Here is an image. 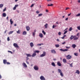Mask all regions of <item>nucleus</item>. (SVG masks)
Returning <instances> with one entry per match:
<instances>
[{"label": "nucleus", "mask_w": 80, "mask_h": 80, "mask_svg": "<svg viewBox=\"0 0 80 80\" xmlns=\"http://www.w3.org/2000/svg\"><path fill=\"white\" fill-rule=\"evenodd\" d=\"M60 75H61V77H63V72H62L60 73Z\"/></svg>", "instance_id": "cd10ccee"}, {"label": "nucleus", "mask_w": 80, "mask_h": 80, "mask_svg": "<svg viewBox=\"0 0 80 80\" xmlns=\"http://www.w3.org/2000/svg\"><path fill=\"white\" fill-rule=\"evenodd\" d=\"M42 45H43V43H42L41 44H37V46H41Z\"/></svg>", "instance_id": "c756f323"}, {"label": "nucleus", "mask_w": 80, "mask_h": 80, "mask_svg": "<svg viewBox=\"0 0 80 80\" xmlns=\"http://www.w3.org/2000/svg\"><path fill=\"white\" fill-rule=\"evenodd\" d=\"M57 42H60V40H59V39H57Z\"/></svg>", "instance_id": "052dcab7"}, {"label": "nucleus", "mask_w": 80, "mask_h": 80, "mask_svg": "<svg viewBox=\"0 0 80 80\" xmlns=\"http://www.w3.org/2000/svg\"><path fill=\"white\" fill-rule=\"evenodd\" d=\"M7 61L6 59L3 60V63L4 64H7Z\"/></svg>", "instance_id": "9b49d317"}, {"label": "nucleus", "mask_w": 80, "mask_h": 80, "mask_svg": "<svg viewBox=\"0 0 80 80\" xmlns=\"http://www.w3.org/2000/svg\"><path fill=\"white\" fill-rule=\"evenodd\" d=\"M55 47H57V48H58V47H60V45H59V44H56L55 45Z\"/></svg>", "instance_id": "c85d7f7f"}, {"label": "nucleus", "mask_w": 80, "mask_h": 80, "mask_svg": "<svg viewBox=\"0 0 80 80\" xmlns=\"http://www.w3.org/2000/svg\"><path fill=\"white\" fill-rule=\"evenodd\" d=\"M34 69L36 71L38 70L39 68H38V67L37 65H35L33 67Z\"/></svg>", "instance_id": "7ed1b4c3"}, {"label": "nucleus", "mask_w": 80, "mask_h": 80, "mask_svg": "<svg viewBox=\"0 0 80 80\" xmlns=\"http://www.w3.org/2000/svg\"><path fill=\"white\" fill-rule=\"evenodd\" d=\"M70 15H71V13H70L69 14H68V16H70Z\"/></svg>", "instance_id": "774afa93"}, {"label": "nucleus", "mask_w": 80, "mask_h": 80, "mask_svg": "<svg viewBox=\"0 0 80 80\" xmlns=\"http://www.w3.org/2000/svg\"><path fill=\"white\" fill-rule=\"evenodd\" d=\"M75 36H73V35H71V36L70 38V40H73V39H74V37H75Z\"/></svg>", "instance_id": "f8f14e48"}, {"label": "nucleus", "mask_w": 80, "mask_h": 80, "mask_svg": "<svg viewBox=\"0 0 80 80\" xmlns=\"http://www.w3.org/2000/svg\"><path fill=\"white\" fill-rule=\"evenodd\" d=\"M17 33H18V34H20V30H18V31L17 32Z\"/></svg>", "instance_id": "f704fd0d"}, {"label": "nucleus", "mask_w": 80, "mask_h": 80, "mask_svg": "<svg viewBox=\"0 0 80 80\" xmlns=\"http://www.w3.org/2000/svg\"><path fill=\"white\" fill-rule=\"evenodd\" d=\"M46 52L45 51H43L42 54H41L40 55V57H44L45 56H46Z\"/></svg>", "instance_id": "f257e3e1"}, {"label": "nucleus", "mask_w": 80, "mask_h": 80, "mask_svg": "<svg viewBox=\"0 0 80 80\" xmlns=\"http://www.w3.org/2000/svg\"><path fill=\"white\" fill-rule=\"evenodd\" d=\"M48 6H50V7L52 6H53V4H51L50 5L48 4Z\"/></svg>", "instance_id": "a19ab883"}, {"label": "nucleus", "mask_w": 80, "mask_h": 80, "mask_svg": "<svg viewBox=\"0 0 80 80\" xmlns=\"http://www.w3.org/2000/svg\"><path fill=\"white\" fill-rule=\"evenodd\" d=\"M75 73H77V74H80V71H79V70H76V71L75 72Z\"/></svg>", "instance_id": "412c9836"}, {"label": "nucleus", "mask_w": 80, "mask_h": 80, "mask_svg": "<svg viewBox=\"0 0 80 80\" xmlns=\"http://www.w3.org/2000/svg\"><path fill=\"white\" fill-rule=\"evenodd\" d=\"M10 38L9 37H8L7 38L8 41H10Z\"/></svg>", "instance_id": "de8ad7c7"}, {"label": "nucleus", "mask_w": 80, "mask_h": 80, "mask_svg": "<svg viewBox=\"0 0 80 80\" xmlns=\"http://www.w3.org/2000/svg\"><path fill=\"white\" fill-rule=\"evenodd\" d=\"M77 28L79 30H80V25L79 26L77 27Z\"/></svg>", "instance_id": "e433bc0d"}, {"label": "nucleus", "mask_w": 80, "mask_h": 80, "mask_svg": "<svg viewBox=\"0 0 80 80\" xmlns=\"http://www.w3.org/2000/svg\"><path fill=\"white\" fill-rule=\"evenodd\" d=\"M39 37H40V38H43V34L42 33H39Z\"/></svg>", "instance_id": "a211bd4d"}, {"label": "nucleus", "mask_w": 80, "mask_h": 80, "mask_svg": "<svg viewBox=\"0 0 80 80\" xmlns=\"http://www.w3.org/2000/svg\"><path fill=\"white\" fill-rule=\"evenodd\" d=\"M66 43V42H63L62 43V45H64V44H65Z\"/></svg>", "instance_id": "4d7b16f0"}, {"label": "nucleus", "mask_w": 80, "mask_h": 80, "mask_svg": "<svg viewBox=\"0 0 80 80\" xmlns=\"http://www.w3.org/2000/svg\"><path fill=\"white\" fill-rule=\"evenodd\" d=\"M46 12H48V10H46Z\"/></svg>", "instance_id": "338daca9"}, {"label": "nucleus", "mask_w": 80, "mask_h": 80, "mask_svg": "<svg viewBox=\"0 0 80 80\" xmlns=\"http://www.w3.org/2000/svg\"><path fill=\"white\" fill-rule=\"evenodd\" d=\"M71 30H72V28L70 27L69 28V31H71Z\"/></svg>", "instance_id": "79ce46f5"}, {"label": "nucleus", "mask_w": 80, "mask_h": 80, "mask_svg": "<svg viewBox=\"0 0 80 80\" xmlns=\"http://www.w3.org/2000/svg\"><path fill=\"white\" fill-rule=\"evenodd\" d=\"M37 54H36V53H35V52H34L32 54V57H35V56H36Z\"/></svg>", "instance_id": "f3484780"}, {"label": "nucleus", "mask_w": 80, "mask_h": 80, "mask_svg": "<svg viewBox=\"0 0 80 80\" xmlns=\"http://www.w3.org/2000/svg\"><path fill=\"white\" fill-rule=\"evenodd\" d=\"M47 25H48V24L46 23L44 25V26L46 28H47Z\"/></svg>", "instance_id": "72a5a7b5"}, {"label": "nucleus", "mask_w": 80, "mask_h": 80, "mask_svg": "<svg viewBox=\"0 0 80 80\" xmlns=\"http://www.w3.org/2000/svg\"><path fill=\"white\" fill-rule=\"evenodd\" d=\"M13 32V31H11L8 33V35H10V34H12Z\"/></svg>", "instance_id": "bb28decb"}, {"label": "nucleus", "mask_w": 80, "mask_h": 80, "mask_svg": "<svg viewBox=\"0 0 80 80\" xmlns=\"http://www.w3.org/2000/svg\"><path fill=\"white\" fill-rule=\"evenodd\" d=\"M27 32H26V31H24L23 32L22 34L23 35H27Z\"/></svg>", "instance_id": "4468645a"}, {"label": "nucleus", "mask_w": 80, "mask_h": 80, "mask_svg": "<svg viewBox=\"0 0 80 80\" xmlns=\"http://www.w3.org/2000/svg\"><path fill=\"white\" fill-rule=\"evenodd\" d=\"M66 58L68 60H70V59H71L72 58V56H70V55H68L66 56Z\"/></svg>", "instance_id": "f03ea898"}, {"label": "nucleus", "mask_w": 80, "mask_h": 80, "mask_svg": "<svg viewBox=\"0 0 80 80\" xmlns=\"http://www.w3.org/2000/svg\"><path fill=\"white\" fill-rule=\"evenodd\" d=\"M74 55L75 56H78V53H74Z\"/></svg>", "instance_id": "473e14b6"}, {"label": "nucleus", "mask_w": 80, "mask_h": 80, "mask_svg": "<svg viewBox=\"0 0 80 80\" xmlns=\"http://www.w3.org/2000/svg\"><path fill=\"white\" fill-rule=\"evenodd\" d=\"M64 38H65V37L64 36L61 38H62V39H64Z\"/></svg>", "instance_id": "0e129e2a"}, {"label": "nucleus", "mask_w": 80, "mask_h": 80, "mask_svg": "<svg viewBox=\"0 0 80 80\" xmlns=\"http://www.w3.org/2000/svg\"><path fill=\"white\" fill-rule=\"evenodd\" d=\"M57 64L58 66H59V67H61V66L62 65V64L60 63V62L58 61L57 62Z\"/></svg>", "instance_id": "9d476101"}, {"label": "nucleus", "mask_w": 80, "mask_h": 80, "mask_svg": "<svg viewBox=\"0 0 80 80\" xmlns=\"http://www.w3.org/2000/svg\"><path fill=\"white\" fill-rule=\"evenodd\" d=\"M26 55H27V57H32V55H31V54H30L26 53Z\"/></svg>", "instance_id": "ddd939ff"}, {"label": "nucleus", "mask_w": 80, "mask_h": 80, "mask_svg": "<svg viewBox=\"0 0 80 80\" xmlns=\"http://www.w3.org/2000/svg\"><path fill=\"white\" fill-rule=\"evenodd\" d=\"M63 63H67V60L66 59L64 58L62 60Z\"/></svg>", "instance_id": "4be33fe9"}, {"label": "nucleus", "mask_w": 80, "mask_h": 80, "mask_svg": "<svg viewBox=\"0 0 80 80\" xmlns=\"http://www.w3.org/2000/svg\"><path fill=\"white\" fill-rule=\"evenodd\" d=\"M42 15H43V14H42V13L39 14L38 15V17H41V16H42Z\"/></svg>", "instance_id": "c9c22d12"}, {"label": "nucleus", "mask_w": 80, "mask_h": 80, "mask_svg": "<svg viewBox=\"0 0 80 80\" xmlns=\"http://www.w3.org/2000/svg\"><path fill=\"white\" fill-rule=\"evenodd\" d=\"M66 48H68V49H69V48H70V47H68V46H67L66 47Z\"/></svg>", "instance_id": "a18cd8bd"}, {"label": "nucleus", "mask_w": 80, "mask_h": 80, "mask_svg": "<svg viewBox=\"0 0 80 80\" xmlns=\"http://www.w3.org/2000/svg\"><path fill=\"white\" fill-rule=\"evenodd\" d=\"M40 79L41 80H45V78L43 76H42L40 77Z\"/></svg>", "instance_id": "0eeeda50"}, {"label": "nucleus", "mask_w": 80, "mask_h": 80, "mask_svg": "<svg viewBox=\"0 0 80 80\" xmlns=\"http://www.w3.org/2000/svg\"><path fill=\"white\" fill-rule=\"evenodd\" d=\"M30 46L32 48L33 47V46H34V44H33V43L32 42L30 43Z\"/></svg>", "instance_id": "2eb2a0df"}, {"label": "nucleus", "mask_w": 80, "mask_h": 80, "mask_svg": "<svg viewBox=\"0 0 80 80\" xmlns=\"http://www.w3.org/2000/svg\"><path fill=\"white\" fill-rule=\"evenodd\" d=\"M72 47L73 48H75L76 47H77V45H75V44H74L72 45Z\"/></svg>", "instance_id": "6ab92c4d"}, {"label": "nucleus", "mask_w": 80, "mask_h": 80, "mask_svg": "<svg viewBox=\"0 0 80 80\" xmlns=\"http://www.w3.org/2000/svg\"><path fill=\"white\" fill-rule=\"evenodd\" d=\"M7 30H6L4 31V33H6V32H7Z\"/></svg>", "instance_id": "680f3d73"}, {"label": "nucleus", "mask_w": 80, "mask_h": 80, "mask_svg": "<svg viewBox=\"0 0 80 80\" xmlns=\"http://www.w3.org/2000/svg\"><path fill=\"white\" fill-rule=\"evenodd\" d=\"M51 65H52V66H53V67H55L56 65H55V64L54 62H52L51 63Z\"/></svg>", "instance_id": "b1692460"}, {"label": "nucleus", "mask_w": 80, "mask_h": 80, "mask_svg": "<svg viewBox=\"0 0 80 80\" xmlns=\"http://www.w3.org/2000/svg\"><path fill=\"white\" fill-rule=\"evenodd\" d=\"M12 20V18H11L10 19V23H11V25H12V24H13V22Z\"/></svg>", "instance_id": "a878e982"}, {"label": "nucleus", "mask_w": 80, "mask_h": 80, "mask_svg": "<svg viewBox=\"0 0 80 80\" xmlns=\"http://www.w3.org/2000/svg\"><path fill=\"white\" fill-rule=\"evenodd\" d=\"M2 16L3 17H5L7 16V14L5 13H3L2 14Z\"/></svg>", "instance_id": "393cba45"}, {"label": "nucleus", "mask_w": 80, "mask_h": 80, "mask_svg": "<svg viewBox=\"0 0 80 80\" xmlns=\"http://www.w3.org/2000/svg\"><path fill=\"white\" fill-rule=\"evenodd\" d=\"M60 51H61V52H67L68 51V49H61L59 50Z\"/></svg>", "instance_id": "39448f33"}, {"label": "nucleus", "mask_w": 80, "mask_h": 80, "mask_svg": "<svg viewBox=\"0 0 80 80\" xmlns=\"http://www.w3.org/2000/svg\"><path fill=\"white\" fill-rule=\"evenodd\" d=\"M75 37H74L73 40H78V38L76 36H75Z\"/></svg>", "instance_id": "5701e85b"}, {"label": "nucleus", "mask_w": 80, "mask_h": 80, "mask_svg": "<svg viewBox=\"0 0 80 80\" xmlns=\"http://www.w3.org/2000/svg\"><path fill=\"white\" fill-rule=\"evenodd\" d=\"M6 63L7 64V65H10V63L9 62H7Z\"/></svg>", "instance_id": "bf43d9fd"}, {"label": "nucleus", "mask_w": 80, "mask_h": 80, "mask_svg": "<svg viewBox=\"0 0 80 80\" xmlns=\"http://www.w3.org/2000/svg\"><path fill=\"white\" fill-rule=\"evenodd\" d=\"M34 5V4H32V5L31 6V7H33V6Z\"/></svg>", "instance_id": "13d9d810"}, {"label": "nucleus", "mask_w": 80, "mask_h": 80, "mask_svg": "<svg viewBox=\"0 0 80 80\" xmlns=\"http://www.w3.org/2000/svg\"><path fill=\"white\" fill-rule=\"evenodd\" d=\"M61 32H59L58 33V35H61Z\"/></svg>", "instance_id": "09e8293b"}, {"label": "nucleus", "mask_w": 80, "mask_h": 80, "mask_svg": "<svg viewBox=\"0 0 80 80\" xmlns=\"http://www.w3.org/2000/svg\"><path fill=\"white\" fill-rule=\"evenodd\" d=\"M32 35L33 36H35V32H32Z\"/></svg>", "instance_id": "6e6d98bb"}, {"label": "nucleus", "mask_w": 80, "mask_h": 80, "mask_svg": "<svg viewBox=\"0 0 80 80\" xmlns=\"http://www.w3.org/2000/svg\"><path fill=\"white\" fill-rule=\"evenodd\" d=\"M58 73H62V70L60 69H58Z\"/></svg>", "instance_id": "aec40b11"}, {"label": "nucleus", "mask_w": 80, "mask_h": 80, "mask_svg": "<svg viewBox=\"0 0 80 80\" xmlns=\"http://www.w3.org/2000/svg\"><path fill=\"white\" fill-rule=\"evenodd\" d=\"M80 33H78L77 34L76 36H78V37H79V36H80Z\"/></svg>", "instance_id": "37998d69"}, {"label": "nucleus", "mask_w": 80, "mask_h": 80, "mask_svg": "<svg viewBox=\"0 0 80 80\" xmlns=\"http://www.w3.org/2000/svg\"><path fill=\"white\" fill-rule=\"evenodd\" d=\"M18 7V4L15 5V6L13 8V10H16V8H17V7Z\"/></svg>", "instance_id": "1a4fd4ad"}, {"label": "nucleus", "mask_w": 80, "mask_h": 80, "mask_svg": "<svg viewBox=\"0 0 80 80\" xmlns=\"http://www.w3.org/2000/svg\"><path fill=\"white\" fill-rule=\"evenodd\" d=\"M26 28L27 31H29L30 30V27L29 26H28L26 27Z\"/></svg>", "instance_id": "dca6fc26"}, {"label": "nucleus", "mask_w": 80, "mask_h": 80, "mask_svg": "<svg viewBox=\"0 0 80 80\" xmlns=\"http://www.w3.org/2000/svg\"><path fill=\"white\" fill-rule=\"evenodd\" d=\"M26 61H27L28 60V59H29V58H28V57H26Z\"/></svg>", "instance_id": "c03bdc74"}, {"label": "nucleus", "mask_w": 80, "mask_h": 80, "mask_svg": "<svg viewBox=\"0 0 80 80\" xmlns=\"http://www.w3.org/2000/svg\"><path fill=\"white\" fill-rule=\"evenodd\" d=\"M26 62L27 64H28V65H29V62L28 61H26Z\"/></svg>", "instance_id": "5fc2aeb1"}, {"label": "nucleus", "mask_w": 80, "mask_h": 80, "mask_svg": "<svg viewBox=\"0 0 80 80\" xmlns=\"http://www.w3.org/2000/svg\"><path fill=\"white\" fill-rule=\"evenodd\" d=\"M51 52L52 53L55 54L56 53V51L54 49H52L51 50Z\"/></svg>", "instance_id": "6e6552de"}, {"label": "nucleus", "mask_w": 80, "mask_h": 80, "mask_svg": "<svg viewBox=\"0 0 80 80\" xmlns=\"http://www.w3.org/2000/svg\"><path fill=\"white\" fill-rule=\"evenodd\" d=\"M34 52H35V53H38L39 52H40V51H35Z\"/></svg>", "instance_id": "58836bf2"}, {"label": "nucleus", "mask_w": 80, "mask_h": 80, "mask_svg": "<svg viewBox=\"0 0 80 80\" xmlns=\"http://www.w3.org/2000/svg\"><path fill=\"white\" fill-rule=\"evenodd\" d=\"M37 13V14H38V13H40V12H39V11H37L36 12Z\"/></svg>", "instance_id": "864d4df0"}, {"label": "nucleus", "mask_w": 80, "mask_h": 80, "mask_svg": "<svg viewBox=\"0 0 80 80\" xmlns=\"http://www.w3.org/2000/svg\"><path fill=\"white\" fill-rule=\"evenodd\" d=\"M68 9H70V8H66L65 10H68Z\"/></svg>", "instance_id": "3c124183"}, {"label": "nucleus", "mask_w": 80, "mask_h": 80, "mask_svg": "<svg viewBox=\"0 0 80 80\" xmlns=\"http://www.w3.org/2000/svg\"><path fill=\"white\" fill-rule=\"evenodd\" d=\"M42 32L44 34V35H46V33L45 32V31H44L42 30Z\"/></svg>", "instance_id": "4c0bfd02"}, {"label": "nucleus", "mask_w": 80, "mask_h": 80, "mask_svg": "<svg viewBox=\"0 0 80 80\" xmlns=\"http://www.w3.org/2000/svg\"><path fill=\"white\" fill-rule=\"evenodd\" d=\"M22 66L25 68H27V64H26V63L25 62H23L22 63Z\"/></svg>", "instance_id": "423d86ee"}, {"label": "nucleus", "mask_w": 80, "mask_h": 80, "mask_svg": "<svg viewBox=\"0 0 80 80\" xmlns=\"http://www.w3.org/2000/svg\"><path fill=\"white\" fill-rule=\"evenodd\" d=\"M5 11H6V7L3 10V12H4Z\"/></svg>", "instance_id": "8fccbe9b"}, {"label": "nucleus", "mask_w": 80, "mask_h": 80, "mask_svg": "<svg viewBox=\"0 0 80 80\" xmlns=\"http://www.w3.org/2000/svg\"><path fill=\"white\" fill-rule=\"evenodd\" d=\"M69 64L70 66L71 67H73V63H71V64L69 63Z\"/></svg>", "instance_id": "7c9ffc66"}, {"label": "nucleus", "mask_w": 80, "mask_h": 80, "mask_svg": "<svg viewBox=\"0 0 80 80\" xmlns=\"http://www.w3.org/2000/svg\"><path fill=\"white\" fill-rule=\"evenodd\" d=\"M68 18H66L65 20H68Z\"/></svg>", "instance_id": "69168bd1"}, {"label": "nucleus", "mask_w": 80, "mask_h": 80, "mask_svg": "<svg viewBox=\"0 0 80 80\" xmlns=\"http://www.w3.org/2000/svg\"><path fill=\"white\" fill-rule=\"evenodd\" d=\"M8 52H9V53H11L12 54L13 53V52H12V51H8Z\"/></svg>", "instance_id": "49530a36"}, {"label": "nucleus", "mask_w": 80, "mask_h": 80, "mask_svg": "<svg viewBox=\"0 0 80 80\" xmlns=\"http://www.w3.org/2000/svg\"><path fill=\"white\" fill-rule=\"evenodd\" d=\"M68 32V31H65L64 32V33L63 34L64 35H65Z\"/></svg>", "instance_id": "ea45409f"}, {"label": "nucleus", "mask_w": 80, "mask_h": 80, "mask_svg": "<svg viewBox=\"0 0 80 80\" xmlns=\"http://www.w3.org/2000/svg\"><path fill=\"white\" fill-rule=\"evenodd\" d=\"M55 27H56V26H55V25H53L52 26V28H54Z\"/></svg>", "instance_id": "603ef678"}, {"label": "nucleus", "mask_w": 80, "mask_h": 80, "mask_svg": "<svg viewBox=\"0 0 80 80\" xmlns=\"http://www.w3.org/2000/svg\"><path fill=\"white\" fill-rule=\"evenodd\" d=\"M3 7V4H0V8H2Z\"/></svg>", "instance_id": "2f4dec72"}, {"label": "nucleus", "mask_w": 80, "mask_h": 80, "mask_svg": "<svg viewBox=\"0 0 80 80\" xmlns=\"http://www.w3.org/2000/svg\"><path fill=\"white\" fill-rule=\"evenodd\" d=\"M6 19L7 20H8V16L7 17Z\"/></svg>", "instance_id": "e2e57ef3"}, {"label": "nucleus", "mask_w": 80, "mask_h": 80, "mask_svg": "<svg viewBox=\"0 0 80 80\" xmlns=\"http://www.w3.org/2000/svg\"><path fill=\"white\" fill-rule=\"evenodd\" d=\"M13 46H14L15 48H19V46L18 45V44L16 43H14L13 44Z\"/></svg>", "instance_id": "20e7f679"}]
</instances>
